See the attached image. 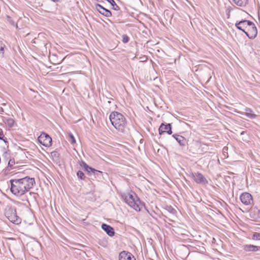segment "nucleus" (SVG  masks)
I'll return each instance as SVG.
<instances>
[{
  "instance_id": "nucleus-25",
  "label": "nucleus",
  "mask_w": 260,
  "mask_h": 260,
  "mask_svg": "<svg viewBox=\"0 0 260 260\" xmlns=\"http://www.w3.org/2000/svg\"><path fill=\"white\" fill-rule=\"evenodd\" d=\"M77 175L78 177L81 179V180H84L85 178V176L83 172L81 171H78L77 173Z\"/></svg>"
},
{
  "instance_id": "nucleus-22",
  "label": "nucleus",
  "mask_w": 260,
  "mask_h": 260,
  "mask_svg": "<svg viewBox=\"0 0 260 260\" xmlns=\"http://www.w3.org/2000/svg\"><path fill=\"white\" fill-rule=\"evenodd\" d=\"M166 209L169 213L173 215H175L176 213V210L171 206H167Z\"/></svg>"
},
{
  "instance_id": "nucleus-29",
  "label": "nucleus",
  "mask_w": 260,
  "mask_h": 260,
  "mask_svg": "<svg viewBox=\"0 0 260 260\" xmlns=\"http://www.w3.org/2000/svg\"><path fill=\"white\" fill-rule=\"evenodd\" d=\"M122 42L123 43H127L129 41V38L126 35L122 36Z\"/></svg>"
},
{
  "instance_id": "nucleus-30",
  "label": "nucleus",
  "mask_w": 260,
  "mask_h": 260,
  "mask_svg": "<svg viewBox=\"0 0 260 260\" xmlns=\"http://www.w3.org/2000/svg\"><path fill=\"white\" fill-rule=\"evenodd\" d=\"M4 138H5V136L3 134V131L1 128H0V140H3L5 142H6V141L5 139H4Z\"/></svg>"
},
{
  "instance_id": "nucleus-2",
  "label": "nucleus",
  "mask_w": 260,
  "mask_h": 260,
  "mask_svg": "<svg viewBox=\"0 0 260 260\" xmlns=\"http://www.w3.org/2000/svg\"><path fill=\"white\" fill-rule=\"evenodd\" d=\"M109 119L112 125L118 131L123 132L127 125L126 118L121 113L114 111L111 113Z\"/></svg>"
},
{
  "instance_id": "nucleus-20",
  "label": "nucleus",
  "mask_w": 260,
  "mask_h": 260,
  "mask_svg": "<svg viewBox=\"0 0 260 260\" xmlns=\"http://www.w3.org/2000/svg\"><path fill=\"white\" fill-rule=\"evenodd\" d=\"M238 6L244 7L248 3V0H232Z\"/></svg>"
},
{
  "instance_id": "nucleus-35",
  "label": "nucleus",
  "mask_w": 260,
  "mask_h": 260,
  "mask_svg": "<svg viewBox=\"0 0 260 260\" xmlns=\"http://www.w3.org/2000/svg\"><path fill=\"white\" fill-rule=\"evenodd\" d=\"M36 39L35 38V39H34V43H36Z\"/></svg>"
},
{
  "instance_id": "nucleus-32",
  "label": "nucleus",
  "mask_w": 260,
  "mask_h": 260,
  "mask_svg": "<svg viewBox=\"0 0 260 260\" xmlns=\"http://www.w3.org/2000/svg\"><path fill=\"white\" fill-rule=\"evenodd\" d=\"M35 193L34 192H29V195L30 196H32V195H35Z\"/></svg>"
},
{
  "instance_id": "nucleus-8",
  "label": "nucleus",
  "mask_w": 260,
  "mask_h": 260,
  "mask_svg": "<svg viewBox=\"0 0 260 260\" xmlns=\"http://www.w3.org/2000/svg\"><path fill=\"white\" fill-rule=\"evenodd\" d=\"M80 166L84 169L85 171H86L88 174H93L94 175H96L98 176L101 175L102 174V172L95 170L90 167H89L86 163L83 161H81L80 162Z\"/></svg>"
},
{
  "instance_id": "nucleus-27",
  "label": "nucleus",
  "mask_w": 260,
  "mask_h": 260,
  "mask_svg": "<svg viewBox=\"0 0 260 260\" xmlns=\"http://www.w3.org/2000/svg\"><path fill=\"white\" fill-rule=\"evenodd\" d=\"M4 159L5 160L6 162L11 159L9 153L6 151L3 154Z\"/></svg>"
},
{
  "instance_id": "nucleus-34",
  "label": "nucleus",
  "mask_w": 260,
  "mask_h": 260,
  "mask_svg": "<svg viewBox=\"0 0 260 260\" xmlns=\"http://www.w3.org/2000/svg\"><path fill=\"white\" fill-rule=\"evenodd\" d=\"M113 8L114 10H117L118 8H116V6H114V7H113Z\"/></svg>"
},
{
  "instance_id": "nucleus-21",
  "label": "nucleus",
  "mask_w": 260,
  "mask_h": 260,
  "mask_svg": "<svg viewBox=\"0 0 260 260\" xmlns=\"http://www.w3.org/2000/svg\"><path fill=\"white\" fill-rule=\"evenodd\" d=\"M7 21L12 25L15 26L16 28H18L17 24L15 23L11 17L9 15L6 16Z\"/></svg>"
},
{
  "instance_id": "nucleus-10",
  "label": "nucleus",
  "mask_w": 260,
  "mask_h": 260,
  "mask_svg": "<svg viewBox=\"0 0 260 260\" xmlns=\"http://www.w3.org/2000/svg\"><path fill=\"white\" fill-rule=\"evenodd\" d=\"M251 22L249 20H242L236 22L235 25L238 29L245 32Z\"/></svg>"
},
{
  "instance_id": "nucleus-5",
  "label": "nucleus",
  "mask_w": 260,
  "mask_h": 260,
  "mask_svg": "<svg viewBox=\"0 0 260 260\" xmlns=\"http://www.w3.org/2000/svg\"><path fill=\"white\" fill-rule=\"evenodd\" d=\"M5 215L12 222L18 224L21 222V219L17 215L15 208L9 207L6 210Z\"/></svg>"
},
{
  "instance_id": "nucleus-23",
  "label": "nucleus",
  "mask_w": 260,
  "mask_h": 260,
  "mask_svg": "<svg viewBox=\"0 0 260 260\" xmlns=\"http://www.w3.org/2000/svg\"><path fill=\"white\" fill-rule=\"evenodd\" d=\"M5 47V45L2 42H0V57H4Z\"/></svg>"
},
{
  "instance_id": "nucleus-24",
  "label": "nucleus",
  "mask_w": 260,
  "mask_h": 260,
  "mask_svg": "<svg viewBox=\"0 0 260 260\" xmlns=\"http://www.w3.org/2000/svg\"><path fill=\"white\" fill-rule=\"evenodd\" d=\"M15 165V160L13 158H11L8 160V168H10V170L12 169L13 168V166Z\"/></svg>"
},
{
  "instance_id": "nucleus-19",
  "label": "nucleus",
  "mask_w": 260,
  "mask_h": 260,
  "mask_svg": "<svg viewBox=\"0 0 260 260\" xmlns=\"http://www.w3.org/2000/svg\"><path fill=\"white\" fill-rule=\"evenodd\" d=\"M3 121L5 122L9 127H12L14 124V120L12 118H4Z\"/></svg>"
},
{
  "instance_id": "nucleus-13",
  "label": "nucleus",
  "mask_w": 260,
  "mask_h": 260,
  "mask_svg": "<svg viewBox=\"0 0 260 260\" xmlns=\"http://www.w3.org/2000/svg\"><path fill=\"white\" fill-rule=\"evenodd\" d=\"M119 260H136V258L131 253L123 251L119 255Z\"/></svg>"
},
{
  "instance_id": "nucleus-28",
  "label": "nucleus",
  "mask_w": 260,
  "mask_h": 260,
  "mask_svg": "<svg viewBox=\"0 0 260 260\" xmlns=\"http://www.w3.org/2000/svg\"><path fill=\"white\" fill-rule=\"evenodd\" d=\"M252 239L254 240H260V233H254L252 236Z\"/></svg>"
},
{
  "instance_id": "nucleus-33",
  "label": "nucleus",
  "mask_w": 260,
  "mask_h": 260,
  "mask_svg": "<svg viewBox=\"0 0 260 260\" xmlns=\"http://www.w3.org/2000/svg\"><path fill=\"white\" fill-rule=\"evenodd\" d=\"M51 1L53 2H55V3L59 2V0H51Z\"/></svg>"
},
{
  "instance_id": "nucleus-9",
  "label": "nucleus",
  "mask_w": 260,
  "mask_h": 260,
  "mask_svg": "<svg viewBox=\"0 0 260 260\" xmlns=\"http://www.w3.org/2000/svg\"><path fill=\"white\" fill-rule=\"evenodd\" d=\"M240 200L245 205H252L253 199L252 196L248 192H244L240 196Z\"/></svg>"
},
{
  "instance_id": "nucleus-4",
  "label": "nucleus",
  "mask_w": 260,
  "mask_h": 260,
  "mask_svg": "<svg viewBox=\"0 0 260 260\" xmlns=\"http://www.w3.org/2000/svg\"><path fill=\"white\" fill-rule=\"evenodd\" d=\"M208 146L197 141H193L188 144V151L192 154H203L208 150Z\"/></svg>"
},
{
  "instance_id": "nucleus-17",
  "label": "nucleus",
  "mask_w": 260,
  "mask_h": 260,
  "mask_svg": "<svg viewBox=\"0 0 260 260\" xmlns=\"http://www.w3.org/2000/svg\"><path fill=\"white\" fill-rule=\"evenodd\" d=\"M245 112H239L240 114L244 115L250 119H254L257 117V115L253 113V111L249 108H246L245 109Z\"/></svg>"
},
{
  "instance_id": "nucleus-6",
  "label": "nucleus",
  "mask_w": 260,
  "mask_h": 260,
  "mask_svg": "<svg viewBox=\"0 0 260 260\" xmlns=\"http://www.w3.org/2000/svg\"><path fill=\"white\" fill-rule=\"evenodd\" d=\"M40 144L45 147H50L52 144V138L46 133L43 132L38 138Z\"/></svg>"
},
{
  "instance_id": "nucleus-1",
  "label": "nucleus",
  "mask_w": 260,
  "mask_h": 260,
  "mask_svg": "<svg viewBox=\"0 0 260 260\" xmlns=\"http://www.w3.org/2000/svg\"><path fill=\"white\" fill-rule=\"evenodd\" d=\"M10 182L11 192L17 196L24 194L32 188L36 183L34 178L28 176L21 179H11Z\"/></svg>"
},
{
  "instance_id": "nucleus-12",
  "label": "nucleus",
  "mask_w": 260,
  "mask_h": 260,
  "mask_svg": "<svg viewBox=\"0 0 260 260\" xmlns=\"http://www.w3.org/2000/svg\"><path fill=\"white\" fill-rule=\"evenodd\" d=\"M158 131L160 135H161L164 133H167L168 134L171 135L172 134L171 124L170 123L167 124L161 123Z\"/></svg>"
},
{
  "instance_id": "nucleus-26",
  "label": "nucleus",
  "mask_w": 260,
  "mask_h": 260,
  "mask_svg": "<svg viewBox=\"0 0 260 260\" xmlns=\"http://www.w3.org/2000/svg\"><path fill=\"white\" fill-rule=\"evenodd\" d=\"M69 141L70 142L71 144H74L76 142L75 138H74V136L72 134H69Z\"/></svg>"
},
{
  "instance_id": "nucleus-31",
  "label": "nucleus",
  "mask_w": 260,
  "mask_h": 260,
  "mask_svg": "<svg viewBox=\"0 0 260 260\" xmlns=\"http://www.w3.org/2000/svg\"><path fill=\"white\" fill-rule=\"evenodd\" d=\"M107 2L109 3L111 6L114 7V6H116V8H118V6L116 5L115 1L114 0H107Z\"/></svg>"
},
{
  "instance_id": "nucleus-18",
  "label": "nucleus",
  "mask_w": 260,
  "mask_h": 260,
  "mask_svg": "<svg viewBox=\"0 0 260 260\" xmlns=\"http://www.w3.org/2000/svg\"><path fill=\"white\" fill-rule=\"evenodd\" d=\"M173 137L178 142L180 146H184L186 145V139L184 137L177 134H174Z\"/></svg>"
},
{
  "instance_id": "nucleus-16",
  "label": "nucleus",
  "mask_w": 260,
  "mask_h": 260,
  "mask_svg": "<svg viewBox=\"0 0 260 260\" xmlns=\"http://www.w3.org/2000/svg\"><path fill=\"white\" fill-rule=\"evenodd\" d=\"M243 249L247 252H255L260 250V246L247 244L243 246Z\"/></svg>"
},
{
  "instance_id": "nucleus-3",
  "label": "nucleus",
  "mask_w": 260,
  "mask_h": 260,
  "mask_svg": "<svg viewBox=\"0 0 260 260\" xmlns=\"http://www.w3.org/2000/svg\"><path fill=\"white\" fill-rule=\"evenodd\" d=\"M121 197L124 202L131 207L136 211H140L141 201L134 192L123 193L121 194Z\"/></svg>"
},
{
  "instance_id": "nucleus-7",
  "label": "nucleus",
  "mask_w": 260,
  "mask_h": 260,
  "mask_svg": "<svg viewBox=\"0 0 260 260\" xmlns=\"http://www.w3.org/2000/svg\"><path fill=\"white\" fill-rule=\"evenodd\" d=\"M244 33L250 39H253L256 37L257 34V28L252 22H251Z\"/></svg>"
},
{
  "instance_id": "nucleus-11",
  "label": "nucleus",
  "mask_w": 260,
  "mask_h": 260,
  "mask_svg": "<svg viewBox=\"0 0 260 260\" xmlns=\"http://www.w3.org/2000/svg\"><path fill=\"white\" fill-rule=\"evenodd\" d=\"M192 177L197 183L206 184L208 183L207 179L200 173L192 174Z\"/></svg>"
},
{
  "instance_id": "nucleus-15",
  "label": "nucleus",
  "mask_w": 260,
  "mask_h": 260,
  "mask_svg": "<svg viewBox=\"0 0 260 260\" xmlns=\"http://www.w3.org/2000/svg\"><path fill=\"white\" fill-rule=\"evenodd\" d=\"M102 229L110 237L113 236L115 234L114 229L110 225L106 223L102 224Z\"/></svg>"
},
{
  "instance_id": "nucleus-14",
  "label": "nucleus",
  "mask_w": 260,
  "mask_h": 260,
  "mask_svg": "<svg viewBox=\"0 0 260 260\" xmlns=\"http://www.w3.org/2000/svg\"><path fill=\"white\" fill-rule=\"evenodd\" d=\"M95 7H96V10L101 14H102L107 17H109L111 16V15H112L111 12L108 9H106L105 8H104L101 5L96 4Z\"/></svg>"
}]
</instances>
